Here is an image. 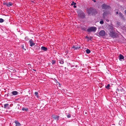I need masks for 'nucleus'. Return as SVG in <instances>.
<instances>
[{
    "label": "nucleus",
    "instance_id": "8",
    "mask_svg": "<svg viewBox=\"0 0 126 126\" xmlns=\"http://www.w3.org/2000/svg\"><path fill=\"white\" fill-rule=\"evenodd\" d=\"M29 42L30 44V46L31 47L34 45L35 44L34 41L32 39H31L30 40Z\"/></svg>",
    "mask_w": 126,
    "mask_h": 126
},
{
    "label": "nucleus",
    "instance_id": "30",
    "mask_svg": "<svg viewBox=\"0 0 126 126\" xmlns=\"http://www.w3.org/2000/svg\"><path fill=\"white\" fill-rule=\"evenodd\" d=\"M122 123V122L121 121H120L119 122V125H121Z\"/></svg>",
    "mask_w": 126,
    "mask_h": 126
},
{
    "label": "nucleus",
    "instance_id": "34",
    "mask_svg": "<svg viewBox=\"0 0 126 126\" xmlns=\"http://www.w3.org/2000/svg\"><path fill=\"white\" fill-rule=\"evenodd\" d=\"M35 47H36L37 49H39V47L38 46H35Z\"/></svg>",
    "mask_w": 126,
    "mask_h": 126
},
{
    "label": "nucleus",
    "instance_id": "39",
    "mask_svg": "<svg viewBox=\"0 0 126 126\" xmlns=\"http://www.w3.org/2000/svg\"><path fill=\"white\" fill-rule=\"evenodd\" d=\"M106 21L107 22H109V20H108V19H107V20H106Z\"/></svg>",
    "mask_w": 126,
    "mask_h": 126
},
{
    "label": "nucleus",
    "instance_id": "1",
    "mask_svg": "<svg viewBox=\"0 0 126 126\" xmlns=\"http://www.w3.org/2000/svg\"><path fill=\"white\" fill-rule=\"evenodd\" d=\"M109 34L110 36L113 38L116 37V33L115 32V29L113 26L109 25L108 28Z\"/></svg>",
    "mask_w": 126,
    "mask_h": 126
},
{
    "label": "nucleus",
    "instance_id": "20",
    "mask_svg": "<svg viewBox=\"0 0 126 126\" xmlns=\"http://www.w3.org/2000/svg\"><path fill=\"white\" fill-rule=\"evenodd\" d=\"M9 106V104H6L4 105V108H6L7 107H8Z\"/></svg>",
    "mask_w": 126,
    "mask_h": 126
},
{
    "label": "nucleus",
    "instance_id": "27",
    "mask_svg": "<svg viewBox=\"0 0 126 126\" xmlns=\"http://www.w3.org/2000/svg\"><path fill=\"white\" fill-rule=\"evenodd\" d=\"M67 117L68 118H70L71 117V115L70 114H68L67 115Z\"/></svg>",
    "mask_w": 126,
    "mask_h": 126
},
{
    "label": "nucleus",
    "instance_id": "17",
    "mask_svg": "<svg viewBox=\"0 0 126 126\" xmlns=\"http://www.w3.org/2000/svg\"><path fill=\"white\" fill-rule=\"evenodd\" d=\"M59 63L62 64H63L64 63L63 60V59H61L59 60Z\"/></svg>",
    "mask_w": 126,
    "mask_h": 126
},
{
    "label": "nucleus",
    "instance_id": "5",
    "mask_svg": "<svg viewBox=\"0 0 126 126\" xmlns=\"http://www.w3.org/2000/svg\"><path fill=\"white\" fill-rule=\"evenodd\" d=\"M99 34L100 36L103 37L105 36V32L104 30H102L99 32Z\"/></svg>",
    "mask_w": 126,
    "mask_h": 126
},
{
    "label": "nucleus",
    "instance_id": "9",
    "mask_svg": "<svg viewBox=\"0 0 126 126\" xmlns=\"http://www.w3.org/2000/svg\"><path fill=\"white\" fill-rule=\"evenodd\" d=\"M51 117L54 119L57 120V121L59 119V116L56 115H53L51 116Z\"/></svg>",
    "mask_w": 126,
    "mask_h": 126
},
{
    "label": "nucleus",
    "instance_id": "19",
    "mask_svg": "<svg viewBox=\"0 0 126 126\" xmlns=\"http://www.w3.org/2000/svg\"><path fill=\"white\" fill-rule=\"evenodd\" d=\"M51 63L52 65H54L56 63V61L55 60H51Z\"/></svg>",
    "mask_w": 126,
    "mask_h": 126
},
{
    "label": "nucleus",
    "instance_id": "10",
    "mask_svg": "<svg viewBox=\"0 0 126 126\" xmlns=\"http://www.w3.org/2000/svg\"><path fill=\"white\" fill-rule=\"evenodd\" d=\"M119 58L120 61H123L124 60V57L122 55L120 54L119 56Z\"/></svg>",
    "mask_w": 126,
    "mask_h": 126
},
{
    "label": "nucleus",
    "instance_id": "23",
    "mask_svg": "<svg viewBox=\"0 0 126 126\" xmlns=\"http://www.w3.org/2000/svg\"><path fill=\"white\" fill-rule=\"evenodd\" d=\"M86 53L87 54H89V53H90L91 52L90 50L88 49H87L86 50Z\"/></svg>",
    "mask_w": 126,
    "mask_h": 126
},
{
    "label": "nucleus",
    "instance_id": "12",
    "mask_svg": "<svg viewBox=\"0 0 126 126\" xmlns=\"http://www.w3.org/2000/svg\"><path fill=\"white\" fill-rule=\"evenodd\" d=\"M41 49L42 50H43L44 51H47V47L44 46H42L41 47Z\"/></svg>",
    "mask_w": 126,
    "mask_h": 126
},
{
    "label": "nucleus",
    "instance_id": "21",
    "mask_svg": "<svg viewBox=\"0 0 126 126\" xmlns=\"http://www.w3.org/2000/svg\"><path fill=\"white\" fill-rule=\"evenodd\" d=\"M34 95H35V96H36V97H38L39 96V95H38V92H35L34 93Z\"/></svg>",
    "mask_w": 126,
    "mask_h": 126
},
{
    "label": "nucleus",
    "instance_id": "14",
    "mask_svg": "<svg viewBox=\"0 0 126 126\" xmlns=\"http://www.w3.org/2000/svg\"><path fill=\"white\" fill-rule=\"evenodd\" d=\"M11 93L14 95H17L18 94V93L16 91H14L12 92Z\"/></svg>",
    "mask_w": 126,
    "mask_h": 126
},
{
    "label": "nucleus",
    "instance_id": "35",
    "mask_svg": "<svg viewBox=\"0 0 126 126\" xmlns=\"http://www.w3.org/2000/svg\"><path fill=\"white\" fill-rule=\"evenodd\" d=\"M118 11L116 12V15H117V14H118Z\"/></svg>",
    "mask_w": 126,
    "mask_h": 126
},
{
    "label": "nucleus",
    "instance_id": "28",
    "mask_svg": "<svg viewBox=\"0 0 126 126\" xmlns=\"http://www.w3.org/2000/svg\"><path fill=\"white\" fill-rule=\"evenodd\" d=\"M72 5H75L76 4V3H75L74 1H72V3L71 4Z\"/></svg>",
    "mask_w": 126,
    "mask_h": 126
},
{
    "label": "nucleus",
    "instance_id": "22",
    "mask_svg": "<svg viewBox=\"0 0 126 126\" xmlns=\"http://www.w3.org/2000/svg\"><path fill=\"white\" fill-rule=\"evenodd\" d=\"M22 110L23 111H27L28 110V109L27 108H23L22 109Z\"/></svg>",
    "mask_w": 126,
    "mask_h": 126
},
{
    "label": "nucleus",
    "instance_id": "33",
    "mask_svg": "<svg viewBox=\"0 0 126 126\" xmlns=\"http://www.w3.org/2000/svg\"><path fill=\"white\" fill-rule=\"evenodd\" d=\"M82 30L84 31H86V30H85V29L84 28H82Z\"/></svg>",
    "mask_w": 126,
    "mask_h": 126
},
{
    "label": "nucleus",
    "instance_id": "29",
    "mask_svg": "<svg viewBox=\"0 0 126 126\" xmlns=\"http://www.w3.org/2000/svg\"><path fill=\"white\" fill-rule=\"evenodd\" d=\"M100 23L101 24H103V23H104L103 21L102 20L100 21Z\"/></svg>",
    "mask_w": 126,
    "mask_h": 126
},
{
    "label": "nucleus",
    "instance_id": "24",
    "mask_svg": "<svg viewBox=\"0 0 126 126\" xmlns=\"http://www.w3.org/2000/svg\"><path fill=\"white\" fill-rule=\"evenodd\" d=\"M110 85L109 84H108L107 86H106L105 87L107 89H109V88L110 87Z\"/></svg>",
    "mask_w": 126,
    "mask_h": 126
},
{
    "label": "nucleus",
    "instance_id": "40",
    "mask_svg": "<svg viewBox=\"0 0 126 126\" xmlns=\"http://www.w3.org/2000/svg\"><path fill=\"white\" fill-rule=\"evenodd\" d=\"M86 38H89V37L87 36H86Z\"/></svg>",
    "mask_w": 126,
    "mask_h": 126
},
{
    "label": "nucleus",
    "instance_id": "31",
    "mask_svg": "<svg viewBox=\"0 0 126 126\" xmlns=\"http://www.w3.org/2000/svg\"><path fill=\"white\" fill-rule=\"evenodd\" d=\"M3 4L4 5H6L7 6V5L8 4V3L6 2H4L3 3Z\"/></svg>",
    "mask_w": 126,
    "mask_h": 126
},
{
    "label": "nucleus",
    "instance_id": "6",
    "mask_svg": "<svg viewBox=\"0 0 126 126\" xmlns=\"http://www.w3.org/2000/svg\"><path fill=\"white\" fill-rule=\"evenodd\" d=\"M102 8L103 9H107L110 8V7L105 4H103L102 5Z\"/></svg>",
    "mask_w": 126,
    "mask_h": 126
},
{
    "label": "nucleus",
    "instance_id": "3",
    "mask_svg": "<svg viewBox=\"0 0 126 126\" xmlns=\"http://www.w3.org/2000/svg\"><path fill=\"white\" fill-rule=\"evenodd\" d=\"M78 16L80 18H83L85 17L84 13L82 11H80L78 13Z\"/></svg>",
    "mask_w": 126,
    "mask_h": 126
},
{
    "label": "nucleus",
    "instance_id": "7",
    "mask_svg": "<svg viewBox=\"0 0 126 126\" xmlns=\"http://www.w3.org/2000/svg\"><path fill=\"white\" fill-rule=\"evenodd\" d=\"M109 14V12L108 11H105L104 12L103 14V17L105 18L106 17H107L108 15Z\"/></svg>",
    "mask_w": 126,
    "mask_h": 126
},
{
    "label": "nucleus",
    "instance_id": "18",
    "mask_svg": "<svg viewBox=\"0 0 126 126\" xmlns=\"http://www.w3.org/2000/svg\"><path fill=\"white\" fill-rule=\"evenodd\" d=\"M119 15L120 17H121L122 18H124L123 16L122 13L120 12L119 13Z\"/></svg>",
    "mask_w": 126,
    "mask_h": 126
},
{
    "label": "nucleus",
    "instance_id": "32",
    "mask_svg": "<svg viewBox=\"0 0 126 126\" xmlns=\"http://www.w3.org/2000/svg\"><path fill=\"white\" fill-rule=\"evenodd\" d=\"M22 49H24L25 50H26V49L24 48V47L23 45L22 46Z\"/></svg>",
    "mask_w": 126,
    "mask_h": 126
},
{
    "label": "nucleus",
    "instance_id": "38",
    "mask_svg": "<svg viewBox=\"0 0 126 126\" xmlns=\"http://www.w3.org/2000/svg\"><path fill=\"white\" fill-rule=\"evenodd\" d=\"M93 1H94V2H96V1L95 0H92Z\"/></svg>",
    "mask_w": 126,
    "mask_h": 126
},
{
    "label": "nucleus",
    "instance_id": "26",
    "mask_svg": "<svg viewBox=\"0 0 126 126\" xmlns=\"http://www.w3.org/2000/svg\"><path fill=\"white\" fill-rule=\"evenodd\" d=\"M4 22V20L1 18H0V22L2 23Z\"/></svg>",
    "mask_w": 126,
    "mask_h": 126
},
{
    "label": "nucleus",
    "instance_id": "25",
    "mask_svg": "<svg viewBox=\"0 0 126 126\" xmlns=\"http://www.w3.org/2000/svg\"><path fill=\"white\" fill-rule=\"evenodd\" d=\"M29 39L28 36H26L25 38V40L26 41H28L29 40Z\"/></svg>",
    "mask_w": 126,
    "mask_h": 126
},
{
    "label": "nucleus",
    "instance_id": "13",
    "mask_svg": "<svg viewBox=\"0 0 126 126\" xmlns=\"http://www.w3.org/2000/svg\"><path fill=\"white\" fill-rule=\"evenodd\" d=\"M92 12V15H95L97 13V12L96 10L94 8L93 9V11Z\"/></svg>",
    "mask_w": 126,
    "mask_h": 126
},
{
    "label": "nucleus",
    "instance_id": "4",
    "mask_svg": "<svg viewBox=\"0 0 126 126\" xmlns=\"http://www.w3.org/2000/svg\"><path fill=\"white\" fill-rule=\"evenodd\" d=\"M93 8H87L86 9V11L89 15L92 14V13Z\"/></svg>",
    "mask_w": 126,
    "mask_h": 126
},
{
    "label": "nucleus",
    "instance_id": "2",
    "mask_svg": "<svg viewBox=\"0 0 126 126\" xmlns=\"http://www.w3.org/2000/svg\"><path fill=\"white\" fill-rule=\"evenodd\" d=\"M96 30V27H90L87 30L88 32H95Z\"/></svg>",
    "mask_w": 126,
    "mask_h": 126
},
{
    "label": "nucleus",
    "instance_id": "36",
    "mask_svg": "<svg viewBox=\"0 0 126 126\" xmlns=\"http://www.w3.org/2000/svg\"><path fill=\"white\" fill-rule=\"evenodd\" d=\"M74 8H76L77 6H76V5H74Z\"/></svg>",
    "mask_w": 126,
    "mask_h": 126
},
{
    "label": "nucleus",
    "instance_id": "15",
    "mask_svg": "<svg viewBox=\"0 0 126 126\" xmlns=\"http://www.w3.org/2000/svg\"><path fill=\"white\" fill-rule=\"evenodd\" d=\"M13 5V3L11 2H9V3H8V4L7 5V6L8 7H10V6H12Z\"/></svg>",
    "mask_w": 126,
    "mask_h": 126
},
{
    "label": "nucleus",
    "instance_id": "16",
    "mask_svg": "<svg viewBox=\"0 0 126 126\" xmlns=\"http://www.w3.org/2000/svg\"><path fill=\"white\" fill-rule=\"evenodd\" d=\"M80 48V47H78L75 46L74 45L72 47V48H74V50H76L79 49Z\"/></svg>",
    "mask_w": 126,
    "mask_h": 126
},
{
    "label": "nucleus",
    "instance_id": "11",
    "mask_svg": "<svg viewBox=\"0 0 126 126\" xmlns=\"http://www.w3.org/2000/svg\"><path fill=\"white\" fill-rule=\"evenodd\" d=\"M16 125V126H20L21 125V124L19 122L17 121H15V122Z\"/></svg>",
    "mask_w": 126,
    "mask_h": 126
},
{
    "label": "nucleus",
    "instance_id": "41",
    "mask_svg": "<svg viewBox=\"0 0 126 126\" xmlns=\"http://www.w3.org/2000/svg\"><path fill=\"white\" fill-rule=\"evenodd\" d=\"M33 70L34 71H36V70H35L33 69Z\"/></svg>",
    "mask_w": 126,
    "mask_h": 126
},
{
    "label": "nucleus",
    "instance_id": "37",
    "mask_svg": "<svg viewBox=\"0 0 126 126\" xmlns=\"http://www.w3.org/2000/svg\"><path fill=\"white\" fill-rule=\"evenodd\" d=\"M125 13L126 15V10H125Z\"/></svg>",
    "mask_w": 126,
    "mask_h": 126
}]
</instances>
